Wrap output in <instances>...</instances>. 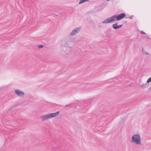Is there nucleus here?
<instances>
[{"label": "nucleus", "mask_w": 151, "mask_h": 151, "mask_svg": "<svg viewBox=\"0 0 151 151\" xmlns=\"http://www.w3.org/2000/svg\"><path fill=\"white\" fill-rule=\"evenodd\" d=\"M73 38L70 36H68L63 38L61 50L66 54H70L72 51Z\"/></svg>", "instance_id": "obj_1"}, {"label": "nucleus", "mask_w": 151, "mask_h": 151, "mask_svg": "<svg viewBox=\"0 0 151 151\" xmlns=\"http://www.w3.org/2000/svg\"><path fill=\"white\" fill-rule=\"evenodd\" d=\"M126 14L124 13H122L119 14L118 15H114L111 17L105 19L102 22L103 24L109 23L113 22L116 20L119 21L124 18L126 16Z\"/></svg>", "instance_id": "obj_2"}, {"label": "nucleus", "mask_w": 151, "mask_h": 151, "mask_svg": "<svg viewBox=\"0 0 151 151\" xmlns=\"http://www.w3.org/2000/svg\"><path fill=\"white\" fill-rule=\"evenodd\" d=\"M132 141L137 145H140L142 144L141 137L139 134L134 135L132 137Z\"/></svg>", "instance_id": "obj_3"}, {"label": "nucleus", "mask_w": 151, "mask_h": 151, "mask_svg": "<svg viewBox=\"0 0 151 151\" xmlns=\"http://www.w3.org/2000/svg\"><path fill=\"white\" fill-rule=\"evenodd\" d=\"M59 111H58L55 113H52L48 115H45L41 117V119L43 121L48 119H49L54 117L58 115L59 114Z\"/></svg>", "instance_id": "obj_4"}, {"label": "nucleus", "mask_w": 151, "mask_h": 151, "mask_svg": "<svg viewBox=\"0 0 151 151\" xmlns=\"http://www.w3.org/2000/svg\"><path fill=\"white\" fill-rule=\"evenodd\" d=\"M81 27H79L74 29L70 32V35L71 36H73L78 34L81 31Z\"/></svg>", "instance_id": "obj_5"}, {"label": "nucleus", "mask_w": 151, "mask_h": 151, "mask_svg": "<svg viewBox=\"0 0 151 151\" xmlns=\"http://www.w3.org/2000/svg\"><path fill=\"white\" fill-rule=\"evenodd\" d=\"M16 94L19 97H22L24 95V93L22 91L18 89H16L15 91Z\"/></svg>", "instance_id": "obj_6"}, {"label": "nucleus", "mask_w": 151, "mask_h": 151, "mask_svg": "<svg viewBox=\"0 0 151 151\" xmlns=\"http://www.w3.org/2000/svg\"><path fill=\"white\" fill-rule=\"evenodd\" d=\"M149 86V84L147 83H146L145 84L142 85L141 87L142 88H146L148 87Z\"/></svg>", "instance_id": "obj_7"}, {"label": "nucleus", "mask_w": 151, "mask_h": 151, "mask_svg": "<svg viewBox=\"0 0 151 151\" xmlns=\"http://www.w3.org/2000/svg\"><path fill=\"white\" fill-rule=\"evenodd\" d=\"M112 27L115 29H117V23H116L115 24H114L112 25Z\"/></svg>", "instance_id": "obj_8"}, {"label": "nucleus", "mask_w": 151, "mask_h": 151, "mask_svg": "<svg viewBox=\"0 0 151 151\" xmlns=\"http://www.w3.org/2000/svg\"><path fill=\"white\" fill-rule=\"evenodd\" d=\"M151 82V77L149 78L147 80V83H148Z\"/></svg>", "instance_id": "obj_9"}, {"label": "nucleus", "mask_w": 151, "mask_h": 151, "mask_svg": "<svg viewBox=\"0 0 151 151\" xmlns=\"http://www.w3.org/2000/svg\"><path fill=\"white\" fill-rule=\"evenodd\" d=\"M122 26H123V25L122 24L119 25L118 26L117 25V29L122 27Z\"/></svg>", "instance_id": "obj_10"}, {"label": "nucleus", "mask_w": 151, "mask_h": 151, "mask_svg": "<svg viewBox=\"0 0 151 151\" xmlns=\"http://www.w3.org/2000/svg\"><path fill=\"white\" fill-rule=\"evenodd\" d=\"M43 47V45H40L38 46V47L39 48H42Z\"/></svg>", "instance_id": "obj_11"}, {"label": "nucleus", "mask_w": 151, "mask_h": 151, "mask_svg": "<svg viewBox=\"0 0 151 151\" xmlns=\"http://www.w3.org/2000/svg\"><path fill=\"white\" fill-rule=\"evenodd\" d=\"M141 33L142 34H145V32H144V31H141Z\"/></svg>", "instance_id": "obj_12"}, {"label": "nucleus", "mask_w": 151, "mask_h": 151, "mask_svg": "<svg viewBox=\"0 0 151 151\" xmlns=\"http://www.w3.org/2000/svg\"><path fill=\"white\" fill-rule=\"evenodd\" d=\"M70 105V104H68V105H66L65 106V107H66V106H69Z\"/></svg>", "instance_id": "obj_13"}, {"label": "nucleus", "mask_w": 151, "mask_h": 151, "mask_svg": "<svg viewBox=\"0 0 151 151\" xmlns=\"http://www.w3.org/2000/svg\"><path fill=\"white\" fill-rule=\"evenodd\" d=\"M5 88V87H2L1 88V89H4Z\"/></svg>", "instance_id": "obj_14"}, {"label": "nucleus", "mask_w": 151, "mask_h": 151, "mask_svg": "<svg viewBox=\"0 0 151 151\" xmlns=\"http://www.w3.org/2000/svg\"><path fill=\"white\" fill-rule=\"evenodd\" d=\"M133 17V16H131L129 18H130L131 19H132V17Z\"/></svg>", "instance_id": "obj_15"}, {"label": "nucleus", "mask_w": 151, "mask_h": 151, "mask_svg": "<svg viewBox=\"0 0 151 151\" xmlns=\"http://www.w3.org/2000/svg\"><path fill=\"white\" fill-rule=\"evenodd\" d=\"M145 53H146V55H148V54H149V53L147 52H146Z\"/></svg>", "instance_id": "obj_16"}, {"label": "nucleus", "mask_w": 151, "mask_h": 151, "mask_svg": "<svg viewBox=\"0 0 151 151\" xmlns=\"http://www.w3.org/2000/svg\"><path fill=\"white\" fill-rule=\"evenodd\" d=\"M150 89H151V87L150 88Z\"/></svg>", "instance_id": "obj_17"}]
</instances>
